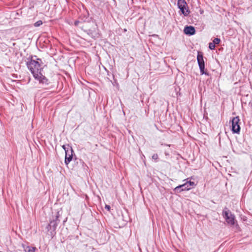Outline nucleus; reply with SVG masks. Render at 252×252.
Returning a JSON list of instances; mask_svg holds the SVG:
<instances>
[{
	"label": "nucleus",
	"instance_id": "f257e3e1",
	"mask_svg": "<svg viewBox=\"0 0 252 252\" xmlns=\"http://www.w3.org/2000/svg\"><path fill=\"white\" fill-rule=\"evenodd\" d=\"M28 60L29 61L27 62L26 65L35 79L38 80L40 84L45 85H48L49 81L41 73L42 68L41 67L39 62L38 61L33 60L32 57L31 59L28 58Z\"/></svg>",
	"mask_w": 252,
	"mask_h": 252
},
{
	"label": "nucleus",
	"instance_id": "f03ea898",
	"mask_svg": "<svg viewBox=\"0 0 252 252\" xmlns=\"http://www.w3.org/2000/svg\"><path fill=\"white\" fill-rule=\"evenodd\" d=\"M197 63L199 67L200 74L210 76V74L205 69V63L203 59V53L201 52H198L197 56Z\"/></svg>",
	"mask_w": 252,
	"mask_h": 252
},
{
	"label": "nucleus",
	"instance_id": "7ed1b4c3",
	"mask_svg": "<svg viewBox=\"0 0 252 252\" xmlns=\"http://www.w3.org/2000/svg\"><path fill=\"white\" fill-rule=\"evenodd\" d=\"M60 217V214L59 212H57L56 215L53 216L52 220H50V223L47 226V228L48 230H53L54 231L56 230L57 227L60 221V220H59Z\"/></svg>",
	"mask_w": 252,
	"mask_h": 252
},
{
	"label": "nucleus",
	"instance_id": "20e7f679",
	"mask_svg": "<svg viewBox=\"0 0 252 252\" xmlns=\"http://www.w3.org/2000/svg\"><path fill=\"white\" fill-rule=\"evenodd\" d=\"M177 5L182 13L185 16L189 15L190 11L188 9V5L185 0H178Z\"/></svg>",
	"mask_w": 252,
	"mask_h": 252
},
{
	"label": "nucleus",
	"instance_id": "39448f33",
	"mask_svg": "<svg viewBox=\"0 0 252 252\" xmlns=\"http://www.w3.org/2000/svg\"><path fill=\"white\" fill-rule=\"evenodd\" d=\"M223 217L227 223L232 225L235 224V216L229 211L223 210L222 212Z\"/></svg>",
	"mask_w": 252,
	"mask_h": 252
},
{
	"label": "nucleus",
	"instance_id": "423d86ee",
	"mask_svg": "<svg viewBox=\"0 0 252 252\" xmlns=\"http://www.w3.org/2000/svg\"><path fill=\"white\" fill-rule=\"evenodd\" d=\"M240 119L239 117H236L233 118L232 123V131L234 133H239L240 131V126L239 125Z\"/></svg>",
	"mask_w": 252,
	"mask_h": 252
},
{
	"label": "nucleus",
	"instance_id": "0eeeda50",
	"mask_svg": "<svg viewBox=\"0 0 252 252\" xmlns=\"http://www.w3.org/2000/svg\"><path fill=\"white\" fill-rule=\"evenodd\" d=\"M65 153V157L64 162L67 165L72 159L73 158V154L74 153L73 150L72 149V147H71V149L66 150Z\"/></svg>",
	"mask_w": 252,
	"mask_h": 252
},
{
	"label": "nucleus",
	"instance_id": "6e6552de",
	"mask_svg": "<svg viewBox=\"0 0 252 252\" xmlns=\"http://www.w3.org/2000/svg\"><path fill=\"white\" fill-rule=\"evenodd\" d=\"M191 189V187H189L187 183H184L183 185H179L176 187L174 189V191L176 193H180L183 191L189 190Z\"/></svg>",
	"mask_w": 252,
	"mask_h": 252
},
{
	"label": "nucleus",
	"instance_id": "1a4fd4ad",
	"mask_svg": "<svg viewBox=\"0 0 252 252\" xmlns=\"http://www.w3.org/2000/svg\"><path fill=\"white\" fill-rule=\"evenodd\" d=\"M185 34L189 35H192L195 33V30L194 27L191 26H187L184 30Z\"/></svg>",
	"mask_w": 252,
	"mask_h": 252
},
{
	"label": "nucleus",
	"instance_id": "9d476101",
	"mask_svg": "<svg viewBox=\"0 0 252 252\" xmlns=\"http://www.w3.org/2000/svg\"><path fill=\"white\" fill-rule=\"evenodd\" d=\"M88 34L90 35L91 37L93 38H95L98 37V33L96 32L93 31L91 30H89L88 31Z\"/></svg>",
	"mask_w": 252,
	"mask_h": 252
},
{
	"label": "nucleus",
	"instance_id": "9b49d317",
	"mask_svg": "<svg viewBox=\"0 0 252 252\" xmlns=\"http://www.w3.org/2000/svg\"><path fill=\"white\" fill-rule=\"evenodd\" d=\"M42 24L43 22L41 20H38L34 24V26L35 27H38L42 25Z\"/></svg>",
	"mask_w": 252,
	"mask_h": 252
},
{
	"label": "nucleus",
	"instance_id": "f8f14e48",
	"mask_svg": "<svg viewBox=\"0 0 252 252\" xmlns=\"http://www.w3.org/2000/svg\"><path fill=\"white\" fill-rule=\"evenodd\" d=\"M71 146H70L68 144H67V145H63L62 146V148L65 151V152L66 151V150H68V149L70 150V149H71Z\"/></svg>",
	"mask_w": 252,
	"mask_h": 252
},
{
	"label": "nucleus",
	"instance_id": "ddd939ff",
	"mask_svg": "<svg viewBox=\"0 0 252 252\" xmlns=\"http://www.w3.org/2000/svg\"><path fill=\"white\" fill-rule=\"evenodd\" d=\"M26 251V252H35V248L28 247Z\"/></svg>",
	"mask_w": 252,
	"mask_h": 252
},
{
	"label": "nucleus",
	"instance_id": "4468645a",
	"mask_svg": "<svg viewBox=\"0 0 252 252\" xmlns=\"http://www.w3.org/2000/svg\"><path fill=\"white\" fill-rule=\"evenodd\" d=\"M220 41V39L219 38H215L213 41V43H214L215 45L219 44Z\"/></svg>",
	"mask_w": 252,
	"mask_h": 252
},
{
	"label": "nucleus",
	"instance_id": "2eb2a0df",
	"mask_svg": "<svg viewBox=\"0 0 252 252\" xmlns=\"http://www.w3.org/2000/svg\"><path fill=\"white\" fill-rule=\"evenodd\" d=\"M209 48L211 50H214L215 48V45L213 42H210L209 44Z\"/></svg>",
	"mask_w": 252,
	"mask_h": 252
},
{
	"label": "nucleus",
	"instance_id": "dca6fc26",
	"mask_svg": "<svg viewBox=\"0 0 252 252\" xmlns=\"http://www.w3.org/2000/svg\"><path fill=\"white\" fill-rule=\"evenodd\" d=\"M187 184H188L189 187H191L195 186V183L192 181H187Z\"/></svg>",
	"mask_w": 252,
	"mask_h": 252
},
{
	"label": "nucleus",
	"instance_id": "f3484780",
	"mask_svg": "<svg viewBox=\"0 0 252 252\" xmlns=\"http://www.w3.org/2000/svg\"><path fill=\"white\" fill-rule=\"evenodd\" d=\"M158 158V154H154L152 156V159H154L155 160H157Z\"/></svg>",
	"mask_w": 252,
	"mask_h": 252
},
{
	"label": "nucleus",
	"instance_id": "a211bd4d",
	"mask_svg": "<svg viewBox=\"0 0 252 252\" xmlns=\"http://www.w3.org/2000/svg\"><path fill=\"white\" fill-rule=\"evenodd\" d=\"M105 208L108 210H109L110 209V206L109 205H106Z\"/></svg>",
	"mask_w": 252,
	"mask_h": 252
},
{
	"label": "nucleus",
	"instance_id": "6ab92c4d",
	"mask_svg": "<svg viewBox=\"0 0 252 252\" xmlns=\"http://www.w3.org/2000/svg\"><path fill=\"white\" fill-rule=\"evenodd\" d=\"M79 22L78 21H75L74 22V24L75 26H78Z\"/></svg>",
	"mask_w": 252,
	"mask_h": 252
},
{
	"label": "nucleus",
	"instance_id": "aec40b11",
	"mask_svg": "<svg viewBox=\"0 0 252 252\" xmlns=\"http://www.w3.org/2000/svg\"><path fill=\"white\" fill-rule=\"evenodd\" d=\"M37 60L38 61H41V59H37Z\"/></svg>",
	"mask_w": 252,
	"mask_h": 252
},
{
	"label": "nucleus",
	"instance_id": "412c9836",
	"mask_svg": "<svg viewBox=\"0 0 252 252\" xmlns=\"http://www.w3.org/2000/svg\"><path fill=\"white\" fill-rule=\"evenodd\" d=\"M41 1H44L45 0H41Z\"/></svg>",
	"mask_w": 252,
	"mask_h": 252
},
{
	"label": "nucleus",
	"instance_id": "4be33fe9",
	"mask_svg": "<svg viewBox=\"0 0 252 252\" xmlns=\"http://www.w3.org/2000/svg\"><path fill=\"white\" fill-rule=\"evenodd\" d=\"M165 154H166V155H168V153H165Z\"/></svg>",
	"mask_w": 252,
	"mask_h": 252
}]
</instances>
